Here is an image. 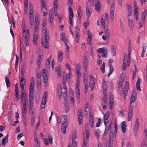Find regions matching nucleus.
I'll return each instance as SVG.
<instances>
[{
  "label": "nucleus",
  "mask_w": 147,
  "mask_h": 147,
  "mask_svg": "<svg viewBox=\"0 0 147 147\" xmlns=\"http://www.w3.org/2000/svg\"><path fill=\"white\" fill-rule=\"evenodd\" d=\"M121 128L123 133H124L126 130V125L125 121H123L121 123Z\"/></svg>",
  "instance_id": "nucleus-23"
},
{
  "label": "nucleus",
  "mask_w": 147,
  "mask_h": 147,
  "mask_svg": "<svg viewBox=\"0 0 147 147\" xmlns=\"http://www.w3.org/2000/svg\"><path fill=\"white\" fill-rule=\"evenodd\" d=\"M112 123L111 121L109 122V125H105L106 127L105 129L106 131H108L110 129L111 127Z\"/></svg>",
  "instance_id": "nucleus-37"
},
{
  "label": "nucleus",
  "mask_w": 147,
  "mask_h": 147,
  "mask_svg": "<svg viewBox=\"0 0 147 147\" xmlns=\"http://www.w3.org/2000/svg\"><path fill=\"white\" fill-rule=\"evenodd\" d=\"M34 84L33 83H30V89L29 90V93L34 94Z\"/></svg>",
  "instance_id": "nucleus-28"
},
{
  "label": "nucleus",
  "mask_w": 147,
  "mask_h": 147,
  "mask_svg": "<svg viewBox=\"0 0 147 147\" xmlns=\"http://www.w3.org/2000/svg\"><path fill=\"white\" fill-rule=\"evenodd\" d=\"M109 66L110 67V70L109 73L107 75L108 77L110 76L113 71V68L112 65L110 64Z\"/></svg>",
  "instance_id": "nucleus-43"
},
{
  "label": "nucleus",
  "mask_w": 147,
  "mask_h": 147,
  "mask_svg": "<svg viewBox=\"0 0 147 147\" xmlns=\"http://www.w3.org/2000/svg\"><path fill=\"white\" fill-rule=\"evenodd\" d=\"M51 55H50L49 58H48L46 62V67L49 68L50 66V60L51 58Z\"/></svg>",
  "instance_id": "nucleus-31"
},
{
  "label": "nucleus",
  "mask_w": 147,
  "mask_h": 147,
  "mask_svg": "<svg viewBox=\"0 0 147 147\" xmlns=\"http://www.w3.org/2000/svg\"><path fill=\"white\" fill-rule=\"evenodd\" d=\"M27 98L26 94L24 93V90H22L20 98Z\"/></svg>",
  "instance_id": "nucleus-39"
},
{
  "label": "nucleus",
  "mask_w": 147,
  "mask_h": 147,
  "mask_svg": "<svg viewBox=\"0 0 147 147\" xmlns=\"http://www.w3.org/2000/svg\"><path fill=\"white\" fill-rule=\"evenodd\" d=\"M42 29L43 34L45 36V41H43L42 39V44L44 48L48 49L49 48V34L47 32V29L46 27H42Z\"/></svg>",
  "instance_id": "nucleus-1"
},
{
  "label": "nucleus",
  "mask_w": 147,
  "mask_h": 147,
  "mask_svg": "<svg viewBox=\"0 0 147 147\" xmlns=\"http://www.w3.org/2000/svg\"><path fill=\"white\" fill-rule=\"evenodd\" d=\"M29 8L30 11H29V15L30 16H33L32 14L33 12V7L32 5L31 4H29Z\"/></svg>",
  "instance_id": "nucleus-40"
},
{
  "label": "nucleus",
  "mask_w": 147,
  "mask_h": 147,
  "mask_svg": "<svg viewBox=\"0 0 147 147\" xmlns=\"http://www.w3.org/2000/svg\"><path fill=\"white\" fill-rule=\"evenodd\" d=\"M5 81L7 87H9L10 86V84L7 76H6L5 77Z\"/></svg>",
  "instance_id": "nucleus-38"
},
{
  "label": "nucleus",
  "mask_w": 147,
  "mask_h": 147,
  "mask_svg": "<svg viewBox=\"0 0 147 147\" xmlns=\"http://www.w3.org/2000/svg\"><path fill=\"white\" fill-rule=\"evenodd\" d=\"M80 86L79 82L77 84L76 86V96H77V99H79L80 98V91L79 88V87Z\"/></svg>",
  "instance_id": "nucleus-13"
},
{
  "label": "nucleus",
  "mask_w": 147,
  "mask_h": 147,
  "mask_svg": "<svg viewBox=\"0 0 147 147\" xmlns=\"http://www.w3.org/2000/svg\"><path fill=\"white\" fill-rule=\"evenodd\" d=\"M87 55H85L84 57V59L83 60V67L84 69L86 72L87 69V67L88 65V61L87 59Z\"/></svg>",
  "instance_id": "nucleus-7"
},
{
  "label": "nucleus",
  "mask_w": 147,
  "mask_h": 147,
  "mask_svg": "<svg viewBox=\"0 0 147 147\" xmlns=\"http://www.w3.org/2000/svg\"><path fill=\"white\" fill-rule=\"evenodd\" d=\"M128 24L131 30H132L133 29V20L132 18L130 17L128 18Z\"/></svg>",
  "instance_id": "nucleus-19"
},
{
  "label": "nucleus",
  "mask_w": 147,
  "mask_h": 147,
  "mask_svg": "<svg viewBox=\"0 0 147 147\" xmlns=\"http://www.w3.org/2000/svg\"><path fill=\"white\" fill-rule=\"evenodd\" d=\"M38 38L37 33L34 32L32 41H37Z\"/></svg>",
  "instance_id": "nucleus-50"
},
{
  "label": "nucleus",
  "mask_w": 147,
  "mask_h": 147,
  "mask_svg": "<svg viewBox=\"0 0 147 147\" xmlns=\"http://www.w3.org/2000/svg\"><path fill=\"white\" fill-rule=\"evenodd\" d=\"M65 102H64V104H65V112L66 113L69 111V106L68 105V101L67 100H65V98H64Z\"/></svg>",
  "instance_id": "nucleus-24"
},
{
  "label": "nucleus",
  "mask_w": 147,
  "mask_h": 147,
  "mask_svg": "<svg viewBox=\"0 0 147 147\" xmlns=\"http://www.w3.org/2000/svg\"><path fill=\"white\" fill-rule=\"evenodd\" d=\"M136 94L134 91L133 92L130 99V104L131 105V104L135 101L136 100Z\"/></svg>",
  "instance_id": "nucleus-11"
},
{
  "label": "nucleus",
  "mask_w": 147,
  "mask_h": 147,
  "mask_svg": "<svg viewBox=\"0 0 147 147\" xmlns=\"http://www.w3.org/2000/svg\"><path fill=\"white\" fill-rule=\"evenodd\" d=\"M21 102L23 104H26L28 102L27 98H21Z\"/></svg>",
  "instance_id": "nucleus-57"
},
{
  "label": "nucleus",
  "mask_w": 147,
  "mask_h": 147,
  "mask_svg": "<svg viewBox=\"0 0 147 147\" xmlns=\"http://www.w3.org/2000/svg\"><path fill=\"white\" fill-rule=\"evenodd\" d=\"M39 22L38 20V16H35V24H39Z\"/></svg>",
  "instance_id": "nucleus-61"
},
{
  "label": "nucleus",
  "mask_w": 147,
  "mask_h": 147,
  "mask_svg": "<svg viewBox=\"0 0 147 147\" xmlns=\"http://www.w3.org/2000/svg\"><path fill=\"white\" fill-rule=\"evenodd\" d=\"M103 29L105 30V35L109 36L110 35L109 30L108 28V26H107L106 27H105V28H104Z\"/></svg>",
  "instance_id": "nucleus-44"
},
{
  "label": "nucleus",
  "mask_w": 147,
  "mask_h": 147,
  "mask_svg": "<svg viewBox=\"0 0 147 147\" xmlns=\"http://www.w3.org/2000/svg\"><path fill=\"white\" fill-rule=\"evenodd\" d=\"M95 10L97 11H99L101 8V5L98 2L96 4H95Z\"/></svg>",
  "instance_id": "nucleus-41"
},
{
  "label": "nucleus",
  "mask_w": 147,
  "mask_h": 147,
  "mask_svg": "<svg viewBox=\"0 0 147 147\" xmlns=\"http://www.w3.org/2000/svg\"><path fill=\"white\" fill-rule=\"evenodd\" d=\"M95 134L97 139H98L100 136V131L98 129H97L95 132Z\"/></svg>",
  "instance_id": "nucleus-52"
},
{
  "label": "nucleus",
  "mask_w": 147,
  "mask_h": 147,
  "mask_svg": "<svg viewBox=\"0 0 147 147\" xmlns=\"http://www.w3.org/2000/svg\"><path fill=\"white\" fill-rule=\"evenodd\" d=\"M68 10L69 12V20L70 21V24L71 25V26L73 25V18L74 17V13L72 8L71 7H69Z\"/></svg>",
  "instance_id": "nucleus-5"
},
{
  "label": "nucleus",
  "mask_w": 147,
  "mask_h": 147,
  "mask_svg": "<svg viewBox=\"0 0 147 147\" xmlns=\"http://www.w3.org/2000/svg\"><path fill=\"white\" fill-rule=\"evenodd\" d=\"M110 115V113L109 112H106L104 114V119H107L109 117Z\"/></svg>",
  "instance_id": "nucleus-46"
},
{
  "label": "nucleus",
  "mask_w": 147,
  "mask_h": 147,
  "mask_svg": "<svg viewBox=\"0 0 147 147\" xmlns=\"http://www.w3.org/2000/svg\"><path fill=\"white\" fill-rule=\"evenodd\" d=\"M22 29L23 34H24L23 36L25 35V34H26L27 33H28L29 34V30L28 29L27 30L26 29L25 24H24V25L23 24Z\"/></svg>",
  "instance_id": "nucleus-26"
},
{
  "label": "nucleus",
  "mask_w": 147,
  "mask_h": 147,
  "mask_svg": "<svg viewBox=\"0 0 147 147\" xmlns=\"http://www.w3.org/2000/svg\"><path fill=\"white\" fill-rule=\"evenodd\" d=\"M105 66L101 65L100 66V69L101 72L103 73L105 72Z\"/></svg>",
  "instance_id": "nucleus-59"
},
{
  "label": "nucleus",
  "mask_w": 147,
  "mask_h": 147,
  "mask_svg": "<svg viewBox=\"0 0 147 147\" xmlns=\"http://www.w3.org/2000/svg\"><path fill=\"white\" fill-rule=\"evenodd\" d=\"M16 62L15 63V69L16 71L17 70V67L18 64V61L19 60V57H18L17 55H16Z\"/></svg>",
  "instance_id": "nucleus-49"
},
{
  "label": "nucleus",
  "mask_w": 147,
  "mask_h": 147,
  "mask_svg": "<svg viewBox=\"0 0 147 147\" xmlns=\"http://www.w3.org/2000/svg\"><path fill=\"white\" fill-rule=\"evenodd\" d=\"M29 20L30 25H33L34 23V19L33 16H29Z\"/></svg>",
  "instance_id": "nucleus-48"
},
{
  "label": "nucleus",
  "mask_w": 147,
  "mask_h": 147,
  "mask_svg": "<svg viewBox=\"0 0 147 147\" xmlns=\"http://www.w3.org/2000/svg\"><path fill=\"white\" fill-rule=\"evenodd\" d=\"M24 40L25 41V46L27 47L29 45L28 42L29 39V34L27 33L26 34H25V35H24Z\"/></svg>",
  "instance_id": "nucleus-17"
},
{
  "label": "nucleus",
  "mask_w": 147,
  "mask_h": 147,
  "mask_svg": "<svg viewBox=\"0 0 147 147\" xmlns=\"http://www.w3.org/2000/svg\"><path fill=\"white\" fill-rule=\"evenodd\" d=\"M61 121L59 122L61 123L63 122L61 126V130L63 134H65L66 133V130L67 126L68 121H67V119L65 115L62 116L61 118Z\"/></svg>",
  "instance_id": "nucleus-2"
},
{
  "label": "nucleus",
  "mask_w": 147,
  "mask_h": 147,
  "mask_svg": "<svg viewBox=\"0 0 147 147\" xmlns=\"http://www.w3.org/2000/svg\"><path fill=\"white\" fill-rule=\"evenodd\" d=\"M26 104H23L22 107V115H26Z\"/></svg>",
  "instance_id": "nucleus-29"
},
{
  "label": "nucleus",
  "mask_w": 147,
  "mask_h": 147,
  "mask_svg": "<svg viewBox=\"0 0 147 147\" xmlns=\"http://www.w3.org/2000/svg\"><path fill=\"white\" fill-rule=\"evenodd\" d=\"M34 97V94L30 93H29V101L30 102L33 103Z\"/></svg>",
  "instance_id": "nucleus-30"
},
{
  "label": "nucleus",
  "mask_w": 147,
  "mask_h": 147,
  "mask_svg": "<svg viewBox=\"0 0 147 147\" xmlns=\"http://www.w3.org/2000/svg\"><path fill=\"white\" fill-rule=\"evenodd\" d=\"M26 115H22L23 118V122L24 124L25 125H27V119H26Z\"/></svg>",
  "instance_id": "nucleus-55"
},
{
  "label": "nucleus",
  "mask_w": 147,
  "mask_h": 147,
  "mask_svg": "<svg viewBox=\"0 0 147 147\" xmlns=\"http://www.w3.org/2000/svg\"><path fill=\"white\" fill-rule=\"evenodd\" d=\"M82 8L80 6L78 7V17L79 20H80L82 16Z\"/></svg>",
  "instance_id": "nucleus-35"
},
{
  "label": "nucleus",
  "mask_w": 147,
  "mask_h": 147,
  "mask_svg": "<svg viewBox=\"0 0 147 147\" xmlns=\"http://www.w3.org/2000/svg\"><path fill=\"white\" fill-rule=\"evenodd\" d=\"M92 11H89L88 9V10H86V13L88 18H89L91 15Z\"/></svg>",
  "instance_id": "nucleus-60"
},
{
  "label": "nucleus",
  "mask_w": 147,
  "mask_h": 147,
  "mask_svg": "<svg viewBox=\"0 0 147 147\" xmlns=\"http://www.w3.org/2000/svg\"><path fill=\"white\" fill-rule=\"evenodd\" d=\"M83 82L84 85L88 84V79L86 77H84L83 79Z\"/></svg>",
  "instance_id": "nucleus-58"
},
{
  "label": "nucleus",
  "mask_w": 147,
  "mask_h": 147,
  "mask_svg": "<svg viewBox=\"0 0 147 147\" xmlns=\"http://www.w3.org/2000/svg\"><path fill=\"white\" fill-rule=\"evenodd\" d=\"M147 13V10L146 9H145L144 11L142 13V21L143 20H144L145 19V18L146 16Z\"/></svg>",
  "instance_id": "nucleus-42"
},
{
  "label": "nucleus",
  "mask_w": 147,
  "mask_h": 147,
  "mask_svg": "<svg viewBox=\"0 0 147 147\" xmlns=\"http://www.w3.org/2000/svg\"><path fill=\"white\" fill-rule=\"evenodd\" d=\"M39 27V24H34V32L37 33L38 28Z\"/></svg>",
  "instance_id": "nucleus-54"
},
{
  "label": "nucleus",
  "mask_w": 147,
  "mask_h": 147,
  "mask_svg": "<svg viewBox=\"0 0 147 147\" xmlns=\"http://www.w3.org/2000/svg\"><path fill=\"white\" fill-rule=\"evenodd\" d=\"M55 70L57 74L58 77L59 78L61 76L62 71L61 66L59 65L57 67L55 68Z\"/></svg>",
  "instance_id": "nucleus-12"
},
{
  "label": "nucleus",
  "mask_w": 147,
  "mask_h": 147,
  "mask_svg": "<svg viewBox=\"0 0 147 147\" xmlns=\"http://www.w3.org/2000/svg\"><path fill=\"white\" fill-rule=\"evenodd\" d=\"M89 77L90 78L89 85L90 87L91 88V90H92L95 86V79L93 77L92 75H90Z\"/></svg>",
  "instance_id": "nucleus-4"
},
{
  "label": "nucleus",
  "mask_w": 147,
  "mask_h": 147,
  "mask_svg": "<svg viewBox=\"0 0 147 147\" xmlns=\"http://www.w3.org/2000/svg\"><path fill=\"white\" fill-rule=\"evenodd\" d=\"M83 117V115H78V122L80 125H81L82 123Z\"/></svg>",
  "instance_id": "nucleus-32"
},
{
  "label": "nucleus",
  "mask_w": 147,
  "mask_h": 147,
  "mask_svg": "<svg viewBox=\"0 0 147 147\" xmlns=\"http://www.w3.org/2000/svg\"><path fill=\"white\" fill-rule=\"evenodd\" d=\"M123 80H121V81H119L118 83V89H119V92L121 94L122 93L121 91L122 90L123 88H121L123 84Z\"/></svg>",
  "instance_id": "nucleus-22"
},
{
  "label": "nucleus",
  "mask_w": 147,
  "mask_h": 147,
  "mask_svg": "<svg viewBox=\"0 0 147 147\" xmlns=\"http://www.w3.org/2000/svg\"><path fill=\"white\" fill-rule=\"evenodd\" d=\"M125 57V54L124 55V57L123 58V64L121 67L123 71H125L126 68L127 67V65H128L127 64V60L126 59Z\"/></svg>",
  "instance_id": "nucleus-14"
},
{
  "label": "nucleus",
  "mask_w": 147,
  "mask_h": 147,
  "mask_svg": "<svg viewBox=\"0 0 147 147\" xmlns=\"http://www.w3.org/2000/svg\"><path fill=\"white\" fill-rule=\"evenodd\" d=\"M20 80V86L22 90H24V86L26 84V80L24 77H19Z\"/></svg>",
  "instance_id": "nucleus-9"
},
{
  "label": "nucleus",
  "mask_w": 147,
  "mask_h": 147,
  "mask_svg": "<svg viewBox=\"0 0 147 147\" xmlns=\"http://www.w3.org/2000/svg\"><path fill=\"white\" fill-rule=\"evenodd\" d=\"M108 19L109 17L107 13H106L105 15H102L101 18V26L103 28H105V20H108Z\"/></svg>",
  "instance_id": "nucleus-6"
},
{
  "label": "nucleus",
  "mask_w": 147,
  "mask_h": 147,
  "mask_svg": "<svg viewBox=\"0 0 147 147\" xmlns=\"http://www.w3.org/2000/svg\"><path fill=\"white\" fill-rule=\"evenodd\" d=\"M111 52L112 55L115 56L116 55V49L115 46L112 45L111 46Z\"/></svg>",
  "instance_id": "nucleus-34"
},
{
  "label": "nucleus",
  "mask_w": 147,
  "mask_h": 147,
  "mask_svg": "<svg viewBox=\"0 0 147 147\" xmlns=\"http://www.w3.org/2000/svg\"><path fill=\"white\" fill-rule=\"evenodd\" d=\"M67 37L65 36V33H62L61 34L60 40L62 41L65 44V45H67Z\"/></svg>",
  "instance_id": "nucleus-16"
},
{
  "label": "nucleus",
  "mask_w": 147,
  "mask_h": 147,
  "mask_svg": "<svg viewBox=\"0 0 147 147\" xmlns=\"http://www.w3.org/2000/svg\"><path fill=\"white\" fill-rule=\"evenodd\" d=\"M129 84L128 82H127L125 85V89L128 90L129 88Z\"/></svg>",
  "instance_id": "nucleus-63"
},
{
  "label": "nucleus",
  "mask_w": 147,
  "mask_h": 147,
  "mask_svg": "<svg viewBox=\"0 0 147 147\" xmlns=\"http://www.w3.org/2000/svg\"><path fill=\"white\" fill-rule=\"evenodd\" d=\"M97 52L98 53H101L103 57L105 58L107 57L108 49L106 48L102 47L99 48L97 50Z\"/></svg>",
  "instance_id": "nucleus-3"
},
{
  "label": "nucleus",
  "mask_w": 147,
  "mask_h": 147,
  "mask_svg": "<svg viewBox=\"0 0 147 147\" xmlns=\"http://www.w3.org/2000/svg\"><path fill=\"white\" fill-rule=\"evenodd\" d=\"M8 136L7 135L5 138H3L1 140L2 145L4 146L5 145L6 143L8 142Z\"/></svg>",
  "instance_id": "nucleus-20"
},
{
  "label": "nucleus",
  "mask_w": 147,
  "mask_h": 147,
  "mask_svg": "<svg viewBox=\"0 0 147 147\" xmlns=\"http://www.w3.org/2000/svg\"><path fill=\"white\" fill-rule=\"evenodd\" d=\"M139 126V122L138 121V119H137L135 121L134 126V132L136 134L138 130Z\"/></svg>",
  "instance_id": "nucleus-18"
},
{
  "label": "nucleus",
  "mask_w": 147,
  "mask_h": 147,
  "mask_svg": "<svg viewBox=\"0 0 147 147\" xmlns=\"http://www.w3.org/2000/svg\"><path fill=\"white\" fill-rule=\"evenodd\" d=\"M133 107L131 105H130L128 111V114L133 115Z\"/></svg>",
  "instance_id": "nucleus-51"
},
{
  "label": "nucleus",
  "mask_w": 147,
  "mask_h": 147,
  "mask_svg": "<svg viewBox=\"0 0 147 147\" xmlns=\"http://www.w3.org/2000/svg\"><path fill=\"white\" fill-rule=\"evenodd\" d=\"M46 7V6L45 5L44 6H41L42 12L44 13L43 16H47V9Z\"/></svg>",
  "instance_id": "nucleus-25"
},
{
  "label": "nucleus",
  "mask_w": 147,
  "mask_h": 147,
  "mask_svg": "<svg viewBox=\"0 0 147 147\" xmlns=\"http://www.w3.org/2000/svg\"><path fill=\"white\" fill-rule=\"evenodd\" d=\"M112 5L111 6V9H110V14L112 16H111L110 17V18L112 19L113 20V16L114 14V11L115 10V3L114 1H112Z\"/></svg>",
  "instance_id": "nucleus-10"
},
{
  "label": "nucleus",
  "mask_w": 147,
  "mask_h": 147,
  "mask_svg": "<svg viewBox=\"0 0 147 147\" xmlns=\"http://www.w3.org/2000/svg\"><path fill=\"white\" fill-rule=\"evenodd\" d=\"M89 123L91 127L93 128L94 126V119L91 118V119H89Z\"/></svg>",
  "instance_id": "nucleus-47"
},
{
  "label": "nucleus",
  "mask_w": 147,
  "mask_h": 147,
  "mask_svg": "<svg viewBox=\"0 0 147 147\" xmlns=\"http://www.w3.org/2000/svg\"><path fill=\"white\" fill-rule=\"evenodd\" d=\"M42 61V58L40 55H39L37 59V64H40Z\"/></svg>",
  "instance_id": "nucleus-62"
},
{
  "label": "nucleus",
  "mask_w": 147,
  "mask_h": 147,
  "mask_svg": "<svg viewBox=\"0 0 147 147\" xmlns=\"http://www.w3.org/2000/svg\"><path fill=\"white\" fill-rule=\"evenodd\" d=\"M62 52L61 51H58V61L60 62L61 61L62 59Z\"/></svg>",
  "instance_id": "nucleus-27"
},
{
  "label": "nucleus",
  "mask_w": 147,
  "mask_h": 147,
  "mask_svg": "<svg viewBox=\"0 0 147 147\" xmlns=\"http://www.w3.org/2000/svg\"><path fill=\"white\" fill-rule=\"evenodd\" d=\"M72 147H76L77 146V142L75 141H72Z\"/></svg>",
  "instance_id": "nucleus-64"
},
{
  "label": "nucleus",
  "mask_w": 147,
  "mask_h": 147,
  "mask_svg": "<svg viewBox=\"0 0 147 147\" xmlns=\"http://www.w3.org/2000/svg\"><path fill=\"white\" fill-rule=\"evenodd\" d=\"M47 92L45 91V92L43 96L42 101V104H45L46 102V100L47 97Z\"/></svg>",
  "instance_id": "nucleus-21"
},
{
  "label": "nucleus",
  "mask_w": 147,
  "mask_h": 147,
  "mask_svg": "<svg viewBox=\"0 0 147 147\" xmlns=\"http://www.w3.org/2000/svg\"><path fill=\"white\" fill-rule=\"evenodd\" d=\"M53 4V8L55 10H57L58 5V0H54Z\"/></svg>",
  "instance_id": "nucleus-36"
},
{
  "label": "nucleus",
  "mask_w": 147,
  "mask_h": 147,
  "mask_svg": "<svg viewBox=\"0 0 147 147\" xmlns=\"http://www.w3.org/2000/svg\"><path fill=\"white\" fill-rule=\"evenodd\" d=\"M114 128H115V130H114V132L113 133V135H114V136L115 137H116V134L117 132V129H118L117 125L116 123H115Z\"/></svg>",
  "instance_id": "nucleus-45"
},
{
  "label": "nucleus",
  "mask_w": 147,
  "mask_h": 147,
  "mask_svg": "<svg viewBox=\"0 0 147 147\" xmlns=\"http://www.w3.org/2000/svg\"><path fill=\"white\" fill-rule=\"evenodd\" d=\"M107 97H105V96H104L102 99V106L103 109H105L108 106V103L107 102Z\"/></svg>",
  "instance_id": "nucleus-8"
},
{
  "label": "nucleus",
  "mask_w": 147,
  "mask_h": 147,
  "mask_svg": "<svg viewBox=\"0 0 147 147\" xmlns=\"http://www.w3.org/2000/svg\"><path fill=\"white\" fill-rule=\"evenodd\" d=\"M77 138V134L76 132L75 131L73 134L72 137V141H75V140Z\"/></svg>",
  "instance_id": "nucleus-53"
},
{
  "label": "nucleus",
  "mask_w": 147,
  "mask_h": 147,
  "mask_svg": "<svg viewBox=\"0 0 147 147\" xmlns=\"http://www.w3.org/2000/svg\"><path fill=\"white\" fill-rule=\"evenodd\" d=\"M134 10H136L137 11H138L139 7H138L136 1H135L134 2Z\"/></svg>",
  "instance_id": "nucleus-56"
},
{
  "label": "nucleus",
  "mask_w": 147,
  "mask_h": 147,
  "mask_svg": "<svg viewBox=\"0 0 147 147\" xmlns=\"http://www.w3.org/2000/svg\"><path fill=\"white\" fill-rule=\"evenodd\" d=\"M140 80L139 79V78L136 83V88L137 90L139 91L141 90V89L140 87Z\"/></svg>",
  "instance_id": "nucleus-33"
},
{
  "label": "nucleus",
  "mask_w": 147,
  "mask_h": 147,
  "mask_svg": "<svg viewBox=\"0 0 147 147\" xmlns=\"http://www.w3.org/2000/svg\"><path fill=\"white\" fill-rule=\"evenodd\" d=\"M86 138L84 139L83 144L86 145V144L88 142V139L89 138L90 135L89 131H88L87 129H86Z\"/></svg>",
  "instance_id": "nucleus-15"
}]
</instances>
